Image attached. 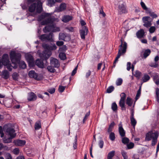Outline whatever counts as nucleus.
I'll return each instance as SVG.
<instances>
[{
    "instance_id": "1",
    "label": "nucleus",
    "mask_w": 159,
    "mask_h": 159,
    "mask_svg": "<svg viewBox=\"0 0 159 159\" xmlns=\"http://www.w3.org/2000/svg\"><path fill=\"white\" fill-rule=\"evenodd\" d=\"M42 46L44 50L39 54V56L40 58L43 60H47L52 55V51H54L57 48V47L54 43H43Z\"/></svg>"
},
{
    "instance_id": "2",
    "label": "nucleus",
    "mask_w": 159,
    "mask_h": 159,
    "mask_svg": "<svg viewBox=\"0 0 159 159\" xmlns=\"http://www.w3.org/2000/svg\"><path fill=\"white\" fill-rule=\"evenodd\" d=\"M10 57L12 63H17L19 64V67L22 69H25L26 65L24 61H20L21 55L18 52L15 51H11L10 53Z\"/></svg>"
},
{
    "instance_id": "3",
    "label": "nucleus",
    "mask_w": 159,
    "mask_h": 159,
    "mask_svg": "<svg viewBox=\"0 0 159 159\" xmlns=\"http://www.w3.org/2000/svg\"><path fill=\"white\" fill-rule=\"evenodd\" d=\"M159 136V133L157 131L150 130L145 135V141L152 140L151 145L154 146L157 143Z\"/></svg>"
},
{
    "instance_id": "4",
    "label": "nucleus",
    "mask_w": 159,
    "mask_h": 159,
    "mask_svg": "<svg viewBox=\"0 0 159 159\" xmlns=\"http://www.w3.org/2000/svg\"><path fill=\"white\" fill-rule=\"evenodd\" d=\"M123 40V38H121L120 40L121 44L119 46V49L118 50L117 56L114 61V64L116 63V62L118 61V59L121 55L125 54L126 51L127 43L125 42Z\"/></svg>"
},
{
    "instance_id": "5",
    "label": "nucleus",
    "mask_w": 159,
    "mask_h": 159,
    "mask_svg": "<svg viewBox=\"0 0 159 159\" xmlns=\"http://www.w3.org/2000/svg\"><path fill=\"white\" fill-rule=\"evenodd\" d=\"M53 33L51 32L48 34H42L39 37V38L42 41H50L52 42L53 40Z\"/></svg>"
},
{
    "instance_id": "6",
    "label": "nucleus",
    "mask_w": 159,
    "mask_h": 159,
    "mask_svg": "<svg viewBox=\"0 0 159 159\" xmlns=\"http://www.w3.org/2000/svg\"><path fill=\"white\" fill-rule=\"evenodd\" d=\"M151 19V18L149 16L143 17L142 18V20L144 23L143 25L147 28L150 27L152 25V19Z\"/></svg>"
},
{
    "instance_id": "7",
    "label": "nucleus",
    "mask_w": 159,
    "mask_h": 159,
    "mask_svg": "<svg viewBox=\"0 0 159 159\" xmlns=\"http://www.w3.org/2000/svg\"><path fill=\"white\" fill-rule=\"evenodd\" d=\"M88 29L85 26L82 27V29L80 30V33L81 39H85V36L88 34Z\"/></svg>"
},
{
    "instance_id": "8",
    "label": "nucleus",
    "mask_w": 159,
    "mask_h": 159,
    "mask_svg": "<svg viewBox=\"0 0 159 159\" xmlns=\"http://www.w3.org/2000/svg\"><path fill=\"white\" fill-rule=\"evenodd\" d=\"M15 131V129L11 127H7L6 130L7 134L9 135L12 138H14L16 136Z\"/></svg>"
},
{
    "instance_id": "9",
    "label": "nucleus",
    "mask_w": 159,
    "mask_h": 159,
    "mask_svg": "<svg viewBox=\"0 0 159 159\" xmlns=\"http://www.w3.org/2000/svg\"><path fill=\"white\" fill-rule=\"evenodd\" d=\"M127 10L126 7L124 4L120 5L118 6V13L120 14H125L127 13Z\"/></svg>"
},
{
    "instance_id": "10",
    "label": "nucleus",
    "mask_w": 159,
    "mask_h": 159,
    "mask_svg": "<svg viewBox=\"0 0 159 159\" xmlns=\"http://www.w3.org/2000/svg\"><path fill=\"white\" fill-rule=\"evenodd\" d=\"M54 20V19L51 17H49L46 19L41 22V24L42 25H47L48 24L52 25L53 24Z\"/></svg>"
},
{
    "instance_id": "11",
    "label": "nucleus",
    "mask_w": 159,
    "mask_h": 159,
    "mask_svg": "<svg viewBox=\"0 0 159 159\" xmlns=\"http://www.w3.org/2000/svg\"><path fill=\"white\" fill-rule=\"evenodd\" d=\"M41 59H37L35 62V65L39 67L43 68L44 67V64L43 63V61H45L46 62H47V60H43L40 58Z\"/></svg>"
},
{
    "instance_id": "12",
    "label": "nucleus",
    "mask_w": 159,
    "mask_h": 159,
    "mask_svg": "<svg viewBox=\"0 0 159 159\" xmlns=\"http://www.w3.org/2000/svg\"><path fill=\"white\" fill-rule=\"evenodd\" d=\"M1 60L3 65H7V63H9L10 61L8 54L7 53L4 54L2 56Z\"/></svg>"
},
{
    "instance_id": "13",
    "label": "nucleus",
    "mask_w": 159,
    "mask_h": 159,
    "mask_svg": "<svg viewBox=\"0 0 159 159\" xmlns=\"http://www.w3.org/2000/svg\"><path fill=\"white\" fill-rule=\"evenodd\" d=\"M50 64L53 67L58 68L60 66L58 61L55 58H52L51 59Z\"/></svg>"
},
{
    "instance_id": "14",
    "label": "nucleus",
    "mask_w": 159,
    "mask_h": 159,
    "mask_svg": "<svg viewBox=\"0 0 159 159\" xmlns=\"http://www.w3.org/2000/svg\"><path fill=\"white\" fill-rule=\"evenodd\" d=\"M37 98V96L34 93L31 92L28 93L27 99L29 101H34Z\"/></svg>"
},
{
    "instance_id": "15",
    "label": "nucleus",
    "mask_w": 159,
    "mask_h": 159,
    "mask_svg": "<svg viewBox=\"0 0 159 159\" xmlns=\"http://www.w3.org/2000/svg\"><path fill=\"white\" fill-rule=\"evenodd\" d=\"M55 27V25L52 24V25H48L45 26L43 29V32L46 33L47 32H49L51 31L52 32V29Z\"/></svg>"
},
{
    "instance_id": "16",
    "label": "nucleus",
    "mask_w": 159,
    "mask_h": 159,
    "mask_svg": "<svg viewBox=\"0 0 159 159\" xmlns=\"http://www.w3.org/2000/svg\"><path fill=\"white\" fill-rule=\"evenodd\" d=\"M14 143L16 146H22L25 144L26 141L25 140L18 139L14 140Z\"/></svg>"
},
{
    "instance_id": "17",
    "label": "nucleus",
    "mask_w": 159,
    "mask_h": 159,
    "mask_svg": "<svg viewBox=\"0 0 159 159\" xmlns=\"http://www.w3.org/2000/svg\"><path fill=\"white\" fill-rule=\"evenodd\" d=\"M2 77L5 80L8 79L9 76V73L7 70H3L1 75Z\"/></svg>"
},
{
    "instance_id": "18",
    "label": "nucleus",
    "mask_w": 159,
    "mask_h": 159,
    "mask_svg": "<svg viewBox=\"0 0 159 159\" xmlns=\"http://www.w3.org/2000/svg\"><path fill=\"white\" fill-rule=\"evenodd\" d=\"M73 17L71 16L67 15L64 16L62 18V21L65 23H67L72 19Z\"/></svg>"
},
{
    "instance_id": "19",
    "label": "nucleus",
    "mask_w": 159,
    "mask_h": 159,
    "mask_svg": "<svg viewBox=\"0 0 159 159\" xmlns=\"http://www.w3.org/2000/svg\"><path fill=\"white\" fill-rule=\"evenodd\" d=\"M144 34V30L141 29L137 32L136 35L138 38H141L143 37Z\"/></svg>"
},
{
    "instance_id": "20",
    "label": "nucleus",
    "mask_w": 159,
    "mask_h": 159,
    "mask_svg": "<svg viewBox=\"0 0 159 159\" xmlns=\"http://www.w3.org/2000/svg\"><path fill=\"white\" fill-rule=\"evenodd\" d=\"M119 132L121 137H123L125 136V132L122 126L119 127Z\"/></svg>"
},
{
    "instance_id": "21",
    "label": "nucleus",
    "mask_w": 159,
    "mask_h": 159,
    "mask_svg": "<svg viewBox=\"0 0 159 159\" xmlns=\"http://www.w3.org/2000/svg\"><path fill=\"white\" fill-rule=\"evenodd\" d=\"M151 53V51L150 49H145L142 58L146 59L150 55Z\"/></svg>"
},
{
    "instance_id": "22",
    "label": "nucleus",
    "mask_w": 159,
    "mask_h": 159,
    "mask_svg": "<svg viewBox=\"0 0 159 159\" xmlns=\"http://www.w3.org/2000/svg\"><path fill=\"white\" fill-rule=\"evenodd\" d=\"M25 58L29 64L33 62L34 58L33 56L30 54H28L25 56Z\"/></svg>"
},
{
    "instance_id": "23",
    "label": "nucleus",
    "mask_w": 159,
    "mask_h": 159,
    "mask_svg": "<svg viewBox=\"0 0 159 159\" xmlns=\"http://www.w3.org/2000/svg\"><path fill=\"white\" fill-rule=\"evenodd\" d=\"M37 5L36 3H35L31 4L29 7V11L30 12H34L35 10Z\"/></svg>"
},
{
    "instance_id": "24",
    "label": "nucleus",
    "mask_w": 159,
    "mask_h": 159,
    "mask_svg": "<svg viewBox=\"0 0 159 159\" xmlns=\"http://www.w3.org/2000/svg\"><path fill=\"white\" fill-rule=\"evenodd\" d=\"M41 127V121L39 120L35 124L34 128L36 130L39 129Z\"/></svg>"
},
{
    "instance_id": "25",
    "label": "nucleus",
    "mask_w": 159,
    "mask_h": 159,
    "mask_svg": "<svg viewBox=\"0 0 159 159\" xmlns=\"http://www.w3.org/2000/svg\"><path fill=\"white\" fill-rule=\"evenodd\" d=\"M29 76L31 78H36L37 77V74L34 70H31L29 73Z\"/></svg>"
},
{
    "instance_id": "26",
    "label": "nucleus",
    "mask_w": 159,
    "mask_h": 159,
    "mask_svg": "<svg viewBox=\"0 0 159 159\" xmlns=\"http://www.w3.org/2000/svg\"><path fill=\"white\" fill-rule=\"evenodd\" d=\"M39 2H38L37 6L36 8V12L38 13H40L42 11V7L41 3L39 5Z\"/></svg>"
},
{
    "instance_id": "27",
    "label": "nucleus",
    "mask_w": 159,
    "mask_h": 159,
    "mask_svg": "<svg viewBox=\"0 0 159 159\" xmlns=\"http://www.w3.org/2000/svg\"><path fill=\"white\" fill-rule=\"evenodd\" d=\"M125 101L120 100L119 101V104L120 106L121 107L122 110H126V108L125 106Z\"/></svg>"
},
{
    "instance_id": "28",
    "label": "nucleus",
    "mask_w": 159,
    "mask_h": 159,
    "mask_svg": "<svg viewBox=\"0 0 159 159\" xmlns=\"http://www.w3.org/2000/svg\"><path fill=\"white\" fill-rule=\"evenodd\" d=\"M66 5L65 3H61L59 7V10L60 11H61L65 10L66 9Z\"/></svg>"
},
{
    "instance_id": "29",
    "label": "nucleus",
    "mask_w": 159,
    "mask_h": 159,
    "mask_svg": "<svg viewBox=\"0 0 159 159\" xmlns=\"http://www.w3.org/2000/svg\"><path fill=\"white\" fill-rule=\"evenodd\" d=\"M126 103L129 106L131 107L133 103L132 99L129 97H127L126 100Z\"/></svg>"
},
{
    "instance_id": "30",
    "label": "nucleus",
    "mask_w": 159,
    "mask_h": 159,
    "mask_svg": "<svg viewBox=\"0 0 159 159\" xmlns=\"http://www.w3.org/2000/svg\"><path fill=\"white\" fill-rule=\"evenodd\" d=\"M150 78V77L147 74H145L142 78V80L143 82H146L148 81Z\"/></svg>"
},
{
    "instance_id": "31",
    "label": "nucleus",
    "mask_w": 159,
    "mask_h": 159,
    "mask_svg": "<svg viewBox=\"0 0 159 159\" xmlns=\"http://www.w3.org/2000/svg\"><path fill=\"white\" fill-rule=\"evenodd\" d=\"M115 124L113 121L112 122L111 124L109 125V127L107 129V132L110 133L112 131V129L115 126Z\"/></svg>"
},
{
    "instance_id": "32",
    "label": "nucleus",
    "mask_w": 159,
    "mask_h": 159,
    "mask_svg": "<svg viewBox=\"0 0 159 159\" xmlns=\"http://www.w3.org/2000/svg\"><path fill=\"white\" fill-rule=\"evenodd\" d=\"M130 120L131 125L134 129L137 124V121L134 117L130 118Z\"/></svg>"
},
{
    "instance_id": "33",
    "label": "nucleus",
    "mask_w": 159,
    "mask_h": 159,
    "mask_svg": "<svg viewBox=\"0 0 159 159\" xmlns=\"http://www.w3.org/2000/svg\"><path fill=\"white\" fill-rule=\"evenodd\" d=\"M65 36H69V35L63 33H60L59 34V40H64Z\"/></svg>"
},
{
    "instance_id": "34",
    "label": "nucleus",
    "mask_w": 159,
    "mask_h": 159,
    "mask_svg": "<svg viewBox=\"0 0 159 159\" xmlns=\"http://www.w3.org/2000/svg\"><path fill=\"white\" fill-rule=\"evenodd\" d=\"M115 151H112L109 152L107 155V159H112V157L115 155Z\"/></svg>"
},
{
    "instance_id": "35",
    "label": "nucleus",
    "mask_w": 159,
    "mask_h": 159,
    "mask_svg": "<svg viewBox=\"0 0 159 159\" xmlns=\"http://www.w3.org/2000/svg\"><path fill=\"white\" fill-rule=\"evenodd\" d=\"M141 86L139 87V89L137 92L136 95L135 97V100H137L140 97L141 93Z\"/></svg>"
},
{
    "instance_id": "36",
    "label": "nucleus",
    "mask_w": 159,
    "mask_h": 159,
    "mask_svg": "<svg viewBox=\"0 0 159 159\" xmlns=\"http://www.w3.org/2000/svg\"><path fill=\"white\" fill-rule=\"evenodd\" d=\"M59 57L61 60H65L66 59V54L64 52H60L59 54Z\"/></svg>"
},
{
    "instance_id": "37",
    "label": "nucleus",
    "mask_w": 159,
    "mask_h": 159,
    "mask_svg": "<svg viewBox=\"0 0 159 159\" xmlns=\"http://www.w3.org/2000/svg\"><path fill=\"white\" fill-rule=\"evenodd\" d=\"M111 107L112 110L114 111H116L117 110L118 107L115 102H114L112 103Z\"/></svg>"
},
{
    "instance_id": "38",
    "label": "nucleus",
    "mask_w": 159,
    "mask_h": 159,
    "mask_svg": "<svg viewBox=\"0 0 159 159\" xmlns=\"http://www.w3.org/2000/svg\"><path fill=\"white\" fill-rule=\"evenodd\" d=\"M109 134V138L112 141H114L116 138L115 133L114 132H111Z\"/></svg>"
},
{
    "instance_id": "39",
    "label": "nucleus",
    "mask_w": 159,
    "mask_h": 159,
    "mask_svg": "<svg viewBox=\"0 0 159 159\" xmlns=\"http://www.w3.org/2000/svg\"><path fill=\"white\" fill-rule=\"evenodd\" d=\"M12 138L11 137L7 139L4 138L3 139V142L5 143H10L11 142V139Z\"/></svg>"
},
{
    "instance_id": "40",
    "label": "nucleus",
    "mask_w": 159,
    "mask_h": 159,
    "mask_svg": "<svg viewBox=\"0 0 159 159\" xmlns=\"http://www.w3.org/2000/svg\"><path fill=\"white\" fill-rule=\"evenodd\" d=\"M142 73L141 72L137 70L135 72V74L134 76L136 77L138 79H139L141 76Z\"/></svg>"
},
{
    "instance_id": "41",
    "label": "nucleus",
    "mask_w": 159,
    "mask_h": 159,
    "mask_svg": "<svg viewBox=\"0 0 159 159\" xmlns=\"http://www.w3.org/2000/svg\"><path fill=\"white\" fill-rule=\"evenodd\" d=\"M114 89V87L112 86H110L107 89V92L108 93H111Z\"/></svg>"
},
{
    "instance_id": "42",
    "label": "nucleus",
    "mask_w": 159,
    "mask_h": 159,
    "mask_svg": "<svg viewBox=\"0 0 159 159\" xmlns=\"http://www.w3.org/2000/svg\"><path fill=\"white\" fill-rule=\"evenodd\" d=\"M129 141V139L127 137H124L122 139V142L124 144L128 143Z\"/></svg>"
},
{
    "instance_id": "43",
    "label": "nucleus",
    "mask_w": 159,
    "mask_h": 159,
    "mask_svg": "<svg viewBox=\"0 0 159 159\" xmlns=\"http://www.w3.org/2000/svg\"><path fill=\"white\" fill-rule=\"evenodd\" d=\"M90 114V112L89 111V112H87L85 114L83 119V123L84 124L85 123L86 120L88 118V117L89 116Z\"/></svg>"
},
{
    "instance_id": "44",
    "label": "nucleus",
    "mask_w": 159,
    "mask_h": 159,
    "mask_svg": "<svg viewBox=\"0 0 159 159\" xmlns=\"http://www.w3.org/2000/svg\"><path fill=\"white\" fill-rule=\"evenodd\" d=\"M123 80L121 78H119L116 81V84L117 86H120L121 85L122 83Z\"/></svg>"
},
{
    "instance_id": "45",
    "label": "nucleus",
    "mask_w": 159,
    "mask_h": 159,
    "mask_svg": "<svg viewBox=\"0 0 159 159\" xmlns=\"http://www.w3.org/2000/svg\"><path fill=\"white\" fill-rule=\"evenodd\" d=\"M134 147V144L132 142H130L127 144V149H130L133 148Z\"/></svg>"
},
{
    "instance_id": "46",
    "label": "nucleus",
    "mask_w": 159,
    "mask_h": 159,
    "mask_svg": "<svg viewBox=\"0 0 159 159\" xmlns=\"http://www.w3.org/2000/svg\"><path fill=\"white\" fill-rule=\"evenodd\" d=\"M121 154L123 157L124 159H128V157L126 152L122 150L121 151Z\"/></svg>"
},
{
    "instance_id": "47",
    "label": "nucleus",
    "mask_w": 159,
    "mask_h": 159,
    "mask_svg": "<svg viewBox=\"0 0 159 159\" xmlns=\"http://www.w3.org/2000/svg\"><path fill=\"white\" fill-rule=\"evenodd\" d=\"M149 66L154 68H157L158 67V64L156 62H151L149 64Z\"/></svg>"
},
{
    "instance_id": "48",
    "label": "nucleus",
    "mask_w": 159,
    "mask_h": 159,
    "mask_svg": "<svg viewBox=\"0 0 159 159\" xmlns=\"http://www.w3.org/2000/svg\"><path fill=\"white\" fill-rule=\"evenodd\" d=\"M48 5L50 7L53 6L55 3L54 0H48Z\"/></svg>"
},
{
    "instance_id": "49",
    "label": "nucleus",
    "mask_w": 159,
    "mask_h": 159,
    "mask_svg": "<svg viewBox=\"0 0 159 159\" xmlns=\"http://www.w3.org/2000/svg\"><path fill=\"white\" fill-rule=\"evenodd\" d=\"M4 66H6L7 68L9 70V71H11L12 70V66L11 64L10 63V62L8 63H7V65H4Z\"/></svg>"
},
{
    "instance_id": "50",
    "label": "nucleus",
    "mask_w": 159,
    "mask_h": 159,
    "mask_svg": "<svg viewBox=\"0 0 159 159\" xmlns=\"http://www.w3.org/2000/svg\"><path fill=\"white\" fill-rule=\"evenodd\" d=\"M149 16L152 17V19L151 18V19H152V20L154 18H156L157 17V15L154 12H152L151 13H150Z\"/></svg>"
},
{
    "instance_id": "51",
    "label": "nucleus",
    "mask_w": 159,
    "mask_h": 159,
    "mask_svg": "<svg viewBox=\"0 0 159 159\" xmlns=\"http://www.w3.org/2000/svg\"><path fill=\"white\" fill-rule=\"evenodd\" d=\"M74 149H75L77 148V136H76L74 140V142L73 143V146Z\"/></svg>"
},
{
    "instance_id": "52",
    "label": "nucleus",
    "mask_w": 159,
    "mask_h": 159,
    "mask_svg": "<svg viewBox=\"0 0 159 159\" xmlns=\"http://www.w3.org/2000/svg\"><path fill=\"white\" fill-rule=\"evenodd\" d=\"M156 98L157 101H159V89L157 88L156 90Z\"/></svg>"
},
{
    "instance_id": "53",
    "label": "nucleus",
    "mask_w": 159,
    "mask_h": 159,
    "mask_svg": "<svg viewBox=\"0 0 159 159\" xmlns=\"http://www.w3.org/2000/svg\"><path fill=\"white\" fill-rule=\"evenodd\" d=\"M66 88V86H63L61 85H60L59 87V91L60 93L63 92Z\"/></svg>"
},
{
    "instance_id": "54",
    "label": "nucleus",
    "mask_w": 159,
    "mask_h": 159,
    "mask_svg": "<svg viewBox=\"0 0 159 159\" xmlns=\"http://www.w3.org/2000/svg\"><path fill=\"white\" fill-rule=\"evenodd\" d=\"M126 96V94L124 93H122L120 94V100L125 101Z\"/></svg>"
},
{
    "instance_id": "55",
    "label": "nucleus",
    "mask_w": 159,
    "mask_h": 159,
    "mask_svg": "<svg viewBox=\"0 0 159 159\" xmlns=\"http://www.w3.org/2000/svg\"><path fill=\"white\" fill-rule=\"evenodd\" d=\"M18 75L16 72H14L12 75V77L14 80H17L18 78Z\"/></svg>"
},
{
    "instance_id": "56",
    "label": "nucleus",
    "mask_w": 159,
    "mask_h": 159,
    "mask_svg": "<svg viewBox=\"0 0 159 159\" xmlns=\"http://www.w3.org/2000/svg\"><path fill=\"white\" fill-rule=\"evenodd\" d=\"M98 145L101 148H103L104 145V142L102 140H100L98 142Z\"/></svg>"
},
{
    "instance_id": "57",
    "label": "nucleus",
    "mask_w": 159,
    "mask_h": 159,
    "mask_svg": "<svg viewBox=\"0 0 159 159\" xmlns=\"http://www.w3.org/2000/svg\"><path fill=\"white\" fill-rule=\"evenodd\" d=\"M47 69L48 70L51 72L53 73L54 72L55 69L51 66H48L47 67Z\"/></svg>"
},
{
    "instance_id": "58",
    "label": "nucleus",
    "mask_w": 159,
    "mask_h": 159,
    "mask_svg": "<svg viewBox=\"0 0 159 159\" xmlns=\"http://www.w3.org/2000/svg\"><path fill=\"white\" fill-rule=\"evenodd\" d=\"M155 30L156 28L155 27L152 26L150 27L149 29V31L150 33H153L155 31Z\"/></svg>"
},
{
    "instance_id": "59",
    "label": "nucleus",
    "mask_w": 159,
    "mask_h": 159,
    "mask_svg": "<svg viewBox=\"0 0 159 159\" xmlns=\"http://www.w3.org/2000/svg\"><path fill=\"white\" fill-rule=\"evenodd\" d=\"M100 14H102L103 17H105L106 16V14L103 11V7L102 6L101 7V8L100 10Z\"/></svg>"
},
{
    "instance_id": "60",
    "label": "nucleus",
    "mask_w": 159,
    "mask_h": 159,
    "mask_svg": "<svg viewBox=\"0 0 159 159\" xmlns=\"http://www.w3.org/2000/svg\"><path fill=\"white\" fill-rule=\"evenodd\" d=\"M20 150L18 148H16L13 150V152L14 154L17 155L19 153Z\"/></svg>"
},
{
    "instance_id": "61",
    "label": "nucleus",
    "mask_w": 159,
    "mask_h": 159,
    "mask_svg": "<svg viewBox=\"0 0 159 159\" xmlns=\"http://www.w3.org/2000/svg\"><path fill=\"white\" fill-rule=\"evenodd\" d=\"M55 89L54 88H52L50 89H49L48 90V91L51 94H53L55 93Z\"/></svg>"
},
{
    "instance_id": "62",
    "label": "nucleus",
    "mask_w": 159,
    "mask_h": 159,
    "mask_svg": "<svg viewBox=\"0 0 159 159\" xmlns=\"http://www.w3.org/2000/svg\"><path fill=\"white\" fill-rule=\"evenodd\" d=\"M60 31V29L59 27H55V26L54 28H53L52 29V32H59Z\"/></svg>"
},
{
    "instance_id": "63",
    "label": "nucleus",
    "mask_w": 159,
    "mask_h": 159,
    "mask_svg": "<svg viewBox=\"0 0 159 159\" xmlns=\"http://www.w3.org/2000/svg\"><path fill=\"white\" fill-rule=\"evenodd\" d=\"M5 158L6 159H12V156L9 153H7L6 154Z\"/></svg>"
},
{
    "instance_id": "64",
    "label": "nucleus",
    "mask_w": 159,
    "mask_h": 159,
    "mask_svg": "<svg viewBox=\"0 0 159 159\" xmlns=\"http://www.w3.org/2000/svg\"><path fill=\"white\" fill-rule=\"evenodd\" d=\"M140 4L142 7L143 9L146 10L147 9V8L145 5V3L143 1H141L140 2Z\"/></svg>"
}]
</instances>
